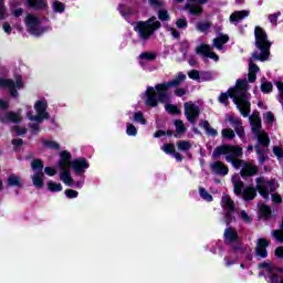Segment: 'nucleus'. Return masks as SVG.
I'll return each mask as SVG.
<instances>
[{"instance_id": "cd10ccee", "label": "nucleus", "mask_w": 283, "mask_h": 283, "mask_svg": "<svg viewBox=\"0 0 283 283\" xmlns=\"http://www.w3.org/2000/svg\"><path fill=\"white\" fill-rule=\"evenodd\" d=\"M146 61H156V53L154 52H144L139 55L140 65H145Z\"/></svg>"}, {"instance_id": "b1692460", "label": "nucleus", "mask_w": 283, "mask_h": 283, "mask_svg": "<svg viewBox=\"0 0 283 283\" xmlns=\"http://www.w3.org/2000/svg\"><path fill=\"white\" fill-rule=\"evenodd\" d=\"M258 72H260V67L255 65V63H253V59H250L248 73V78L250 83H253L258 78V76L255 75L258 74Z\"/></svg>"}, {"instance_id": "4c0bfd02", "label": "nucleus", "mask_w": 283, "mask_h": 283, "mask_svg": "<svg viewBox=\"0 0 283 283\" xmlns=\"http://www.w3.org/2000/svg\"><path fill=\"white\" fill-rule=\"evenodd\" d=\"M48 188L50 191H53V192L63 191V186L61 185V182L49 181Z\"/></svg>"}, {"instance_id": "2f4dec72", "label": "nucleus", "mask_w": 283, "mask_h": 283, "mask_svg": "<svg viewBox=\"0 0 283 283\" xmlns=\"http://www.w3.org/2000/svg\"><path fill=\"white\" fill-rule=\"evenodd\" d=\"M200 127L206 129L208 136H218V130L209 125V122L205 120L200 124Z\"/></svg>"}, {"instance_id": "79ce46f5", "label": "nucleus", "mask_w": 283, "mask_h": 283, "mask_svg": "<svg viewBox=\"0 0 283 283\" xmlns=\"http://www.w3.org/2000/svg\"><path fill=\"white\" fill-rule=\"evenodd\" d=\"M200 197L203 198L207 202H211L213 200V197L207 192L205 188H199Z\"/></svg>"}, {"instance_id": "4468645a", "label": "nucleus", "mask_w": 283, "mask_h": 283, "mask_svg": "<svg viewBox=\"0 0 283 283\" xmlns=\"http://www.w3.org/2000/svg\"><path fill=\"white\" fill-rule=\"evenodd\" d=\"M0 87H8L11 96H13V98H17V96H19L17 90H22L23 81L21 80V76L15 77V83L12 80L0 78Z\"/></svg>"}, {"instance_id": "6e6d98bb", "label": "nucleus", "mask_w": 283, "mask_h": 283, "mask_svg": "<svg viewBox=\"0 0 283 283\" xmlns=\"http://www.w3.org/2000/svg\"><path fill=\"white\" fill-rule=\"evenodd\" d=\"M158 17H159L160 21H169V13L165 10H160L158 12Z\"/></svg>"}, {"instance_id": "a19ab883", "label": "nucleus", "mask_w": 283, "mask_h": 283, "mask_svg": "<svg viewBox=\"0 0 283 283\" xmlns=\"http://www.w3.org/2000/svg\"><path fill=\"white\" fill-rule=\"evenodd\" d=\"M261 91L263 94H269V92H273V84L271 82H262Z\"/></svg>"}, {"instance_id": "c9c22d12", "label": "nucleus", "mask_w": 283, "mask_h": 283, "mask_svg": "<svg viewBox=\"0 0 283 283\" xmlns=\"http://www.w3.org/2000/svg\"><path fill=\"white\" fill-rule=\"evenodd\" d=\"M8 184H9L11 187H20V186H21V177L17 176V175H11V176L8 178Z\"/></svg>"}, {"instance_id": "8fccbe9b", "label": "nucleus", "mask_w": 283, "mask_h": 283, "mask_svg": "<svg viewBox=\"0 0 283 283\" xmlns=\"http://www.w3.org/2000/svg\"><path fill=\"white\" fill-rule=\"evenodd\" d=\"M209 28H211L209 22H201L197 24V30H199V32H207Z\"/></svg>"}, {"instance_id": "a211bd4d", "label": "nucleus", "mask_w": 283, "mask_h": 283, "mask_svg": "<svg viewBox=\"0 0 283 283\" xmlns=\"http://www.w3.org/2000/svg\"><path fill=\"white\" fill-rule=\"evenodd\" d=\"M196 54H200L201 56H206L207 59H212V61H219L220 57L218 54L211 51V46L208 44H200L196 48Z\"/></svg>"}, {"instance_id": "5fc2aeb1", "label": "nucleus", "mask_w": 283, "mask_h": 283, "mask_svg": "<svg viewBox=\"0 0 283 283\" xmlns=\"http://www.w3.org/2000/svg\"><path fill=\"white\" fill-rule=\"evenodd\" d=\"M66 198H78V191L73 189L65 190Z\"/></svg>"}, {"instance_id": "7c9ffc66", "label": "nucleus", "mask_w": 283, "mask_h": 283, "mask_svg": "<svg viewBox=\"0 0 283 283\" xmlns=\"http://www.w3.org/2000/svg\"><path fill=\"white\" fill-rule=\"evenodd\" d=\"M192 146L193 144H191V142L189 140L177 142V149H179V151H189V149H191Z\"/></svg>"}, {"instance_id": "69168bd1", "label": "nucleus", "mask_w": 283, "mask_h": 283, "mask_svg": "<svg viewBox=\"0 0 283 283\" xmlns=\"http://www.w3.org/2000/svg\"><path fill=\"white\" fill-rule=\"evenodd\" d=\"M166 30L168 32H170V34H171V36H174V39H178L180 36V33H178V31H176V29H174L169 25L166 27Z\"/></svg>"}, {"instance_id": "052dcab7", "label": "nucleus", "mask_w": 283, "mask_h": 283, "mask_svg": "<svg viewBox=\"0 0 283 283\" xmlns=\"http://www.w3.org/2000/svg\"><path fill=\"white\" fill-rule=\"evenodd\" d=\"M274 155L276 156V158H283V148L280 146H275L273 148Z\"/></svg>"}, {"instance_id": "de8ad7c7", "label": "nucleus", "mask_w": 283, "mask_h": 283, "mask_svg": "<svg viewBox=\"0 0 283 283\" xmlns=\"http://www.w3.org/2000/svg\"><path fill=\"white\" fill-rule=\"evenodd\" d=\"M240 218L241 220H243V222H245L247 224H250V222H252L253 218L251 216H249V213H247V211L242 210L240 212Z\"/></svg>"}, {"instance_id": "13d9d810", "label": "nucleus", "mask_w": 283, "mask_h": 283, "mask_svg": "<svg viewBox=\"0 0 283 283\" xmlns=\"http://www.w3.org/2000/svg\"><path fill=\"white\" fill-rule=\"evenodd\" d=\"M44 174L46 175V176H56V168H54V167H45L44 168Z\"/></svg>"}, {"instance_id": "7ed1b4c3", "label": "nucleus", "mask_w": 283, "mask_h": 283, "mask_svg": "<svg viewBox=\"0 0 283 283\" xmlns=\"http://www.w3.org/2000/svg\"><path fill=\"white\" fill-rule=\"evenodd\" d=\"M228 94L237 105L239 112H241L242 116L247 118V116L251 114V103L249 102L251 94H249V83L245 80H238L235 86L230 88Z\"/></svg>"}, {"instance_id": "a18cd8bd", "label": "nucleus", "mask_w": 283, "mask_h": 283, "mask_svg": "<svg viewBox=\"0 0 283 283\" xmlns=\"http://www.w3.org/2000/svg\"><path fill=\"white\" fill-rule=\"evenodd\" d=\"M202 81H213V73L211 72H201L200 73V82Z\"/></svg>"}, {"instance_id": "72a5a7b5", "label": "nucleus", "mask_w": 283, "mask_h": 283, "mask_svg": "<svg viewBox=\"0 0 283 283\" xmlns=\"http://www.w3.org/2000/svg\"><path fill=\"white\" fill-rule=\"evenodd\" d=\"M133 120L134 123H139L140 125H147V119H145V115L140 111L133 114Z\"/></svg>"}, {"instance_id": "49530a36", "label": "nucleus", "mask_w": 283, "mask_h": 283, "mask_svg": "<svg viewBox=\"0 0 283 283\" xmlns=\"http://www.w3.org/2000/svg\"><path fill=\"white\" fill-rule=\"evenodd\" d=\"M188 76H189V78H191L192 81H199V83H200V71H198V70H192V71L188 72Z\"/></svg>"}, {"instance_id": "c03bdc74", "label": "nucleus", "mask_w": 283, "mask_h": 283, "mask_svg": "<svg viewBox=\"0 0 283 283\" xmlns=\"http://www.w3.org/2000/svg\"><path fill=\"white\" fill-rule=\"evenodd\" d=\"M161 149L165 154H174V151H176V146L174 144H165L161 146Z\"/></svg>"}, {"instance_id": "412c9836", "label": "nucleus", "mask_w": 283, "mask_h": 283, "mask_svg": "<svg viewBox=\"0 0 283 283\" xmlns=\"http://www.w3.org/2000/svg\"><path fill=\"white\" fill-rule=\"evenodd\" d=\"M211 169L218 176H227L229 174V168L222 161L211 164Z\"/></svg>"}, {"instance_id": "f704fd0d", "label": "nucleus", "mask_w": 283, "mask_h": 283, "mask_svg": "<svg viewBox=\"0 0 283 283\" xmlns=\"http://www.w3.org/2000/svg\"><path fill=\"white\" fill-rule=\"evenodd\" d=\"M10 17L8 8L6 7V0H0V21H3Z\"/></svg>"}, {"instance_id": "39448f33", "label": "nucleus", "mask_w": 283, "mask_h": 283, "mask_svg": "<svg viewBox=\"0 0 283 283\" xmlns=\"http://www.w3.org/2000/svg\"><path fill=\"white\" fill-rule=\"evenodd\" d=\"M24 25L32 36H43L45 32L52 30V24L48 23L46 18H39L32 13L27 14L24 18Z\"/></svg>"}, {"instance_id": "0e129e2a", "label": "nucleus", "mask_w": 283, "mask_h": 283, "mask_svg": "<svg viewBox=\"0 0 283 283\" xmlns=\"http://www.w3.org/2000/svg\"><path fill=\"white\" fill-rule=\"evenodd\" d=\"M2 30L6 34H12V25H10L8 22L2 24Z\"/></svg>"}, {"instance_id": "37998d69", "label": "nucleus", "mask_w": 283, "mask_h": 283, "mask_svg": "<svg viewBox=\"0 0 283 283\" xmlns=\"http://www.w3.org/2000/svg\"><path fill=\"white\" fill-rule=\"evenodd\" d=\"M165 109L166 112H168V114H180V109L178 108V106L172 104H166Z\"/></svg>"}, {"instance_id": "3c124183", "label": "nucleus", "mask_w": 283, "mask_h": 283, "mask_svg": "<svg viewBox=\"0 0 283 283\" xmlns=\"http://www.w3.org/2000/svg\"><path fill=\"white\" fill-rule=\"evenodd\" d=\"M224 262L226 266H233V263L238 262V256H226Z\"/></svg>"}, {"instance_id": "c756f323", "label": "nucleus", "mask_w": 283, "mask_h": 283, "mask_svg": "<svg viewBox=\"0 0 283 283\" xmlns=\"http://www.w3.org/2000/svg\"><path fill=\"white\" fill-rule=\"evenodd\" d=\"M221 138H223V140H233V138H235V132L231 128H223L221 130Z\"/></svg>"}, {"instance_id": "ea45409f", "label": "nucleus", "mask_w": 283, "mask_h": 283, "mask_svg": "<svg viewBox=\"0 0 283 283\" xmlns=\"http://www.w3.org/2000/svg\"><path fill=\"white\" fill-rule=\"evenodd\" d=\"M52 8H53V11H54V12H59V13L65 12V4H63V3H62L61 1H59V0L53 1Z\"/></svg>"}, {"instance_id": "58836bf2", "label": "nucleus", "mask_w": 283, "mask_h": 283, "mask_svg": "<svg viewBox=\"0 0 283 283\" xmlns=\"http://www.w3.org/2000/svg\"><path fill=\"white\" fill-rule=\"evenodd\" d=\"M126 134L127 136H137L138 135V128L134 126L132 123L126 124Z\"/></svg>"}, {"instance_id": "4d7b16f0", "label": "nucleus", "mask_w": 283, "mask_h": 283, "mask_svg": "<svg viewBox=\"0 0 283 283\" xmlns=\"http://www.w3.org/2000/svg\"><path fill=\"white\" fill-rule=\"evenodd\" d=\"M259 266L260 269H266V271H273L275 269L271 262H263Z\"/></svg>"}, {"instance_id": "6e6552de", "label": "nucleus", "mask_w": 283, "mask_h": 283, "mask_svg": "<svg viewBox=\"0 0 283 283\" xmlns=\"http://www.w3.org/2000/svg\"><path fill=\"white\" fill-rule=\"evenodd\" d=\"M160 21H158V18L150 17L146 21H138L134 24V30L137 32L138 38L142 41H149L151 38V34L156 32L157 30H160Z\"/></svg>"}, {"instance_id": "864d4df0", "label": "nucleus", "mask_w": 283, "mask_h": 283, "mask_svg": "<svg viewBox=\"0 0 283 283\" xmlns=\"http://www.w3.org/2000/svg\"><path fill=\"white\" fill-rule=\"evenodd\" d=\"M219 103H222L223 105H229V94L221 93L219 96Z\"/></svg>"}, {"instance_id": "338daca9", "label": "nucleus", "mask_w": 283, "mask_h": 283, "mask_svg": "<svg viewBox=\"0 0 283 283\" xmlns=\"http://www.w3.org/2000/svg\"><path fill=\"white\" fill-rule=\"evenodd\" d=\"M270 282H272V283H283V279L280 280V276H277L276 274H272V275H270Z\"/></svg>"}, {"instance_id": "9d476101", "label": "nucleus", "mask_w": 283, "mask_h": 283, "mask_svg": "<svg viewBox=\"0 0 283 283\" xmlns=\"http://www.w3.org/2000/svg\"><path fill=\"white\" fill-rule=\"evenodd\" d=\"M256 189L260 196H262V198L265 200H269V196H272L273 202H276L277 205L282 202V197L277 193H274L276 189L275 181H265L264 178H258Z\"/></svg>"}, {"instance_id": "774afa93", "label": "nucleus", "mask_w": 283, "mask_h": 283, "mask_svg": "<svg viewBox=\"0 0 283 283\" xmlns=\"http://www.w3.org/2000/svg\"><path fill=\"white\" fill-rule=\"evenodd\" d=\"M11 12H12V14L14 15V17H21L22 14H23V9H21V8H18V9H13V10H11Z\"/></svg>"}, {"instance_id": "bb28decb", "label": "nucleus", "mask_w": 283, "mask_h": 283, "mask_svg": "<svg viewBox=\"0 0 283 283\" xmlns=\"http://www.w3.org/2000/svg\"><path fill=\"white\" fill-rule=\"evenodd\" d=\"M27 3L30 8H35V10H43L44 8H48L46 0H27Z\"/></svg>"}, {"instance_id": "0eeeda50", "label": "nucleus", "mask_w": 283, "mask_h": 283, "mask_svg": "<svg viewBox=\"0 0 283 283\" xmlns=\"http://www.w3.org/2000/svg\"><path fill=\"white\" fill-rule=\"evenodd\" d=\"M33 108L35 111V115H32V112H27V118L31 120V123H35L31 126L33 132H39V125L43 120H48L50 118V113H48V99L45 97H40L35 101Z\"/></svg>"}, {"instance_id": "4be33fe9", "label": "nucleus", "mask_w": 283, "mask_h": 283, "mask_svg": "<svg viewBox=\"0 0 283 283\" xmlns=\"http://www.w3.org/2000/svg\"><path fill=\"white\" fill-rule=\"evenodd\" d=\"M1 123H21V114L9 112L4 116L0 115Z\"/></svg>"}, {"instance_id": "e2e57ef3", "label": "nucleus", "mask_w": 283, "mask_h": 283, "mask_svg": "<svg viewBox=\"0 0 283 283\" xmlns=\"http://www.w3.org/2000/svg\"><path fill=\"white\" fill-rule=\"evenodd\" d=\"M264 120H266V123H273V120H275V116H273V113L268 112L263 115Z\"/></svg>"}, {"instance_id": "423d86ee", "label": "nucleus", "mask_w": 283, "mask_h": 283, "mask_svg": "<svg viewBox=\"0 0 283 283\" xmlns=\"http://www.w3.org/2000/svg\"><path fill=\"white\" fill-rule=\"evenodd\" d=\"M255 36V46L260 50V54L258 52L252 53V59L254 61H269L270 50H271V42L266 36V32L263 31L262 28L256 27L254 31Z\"/></svg>"}, {"instance_id": "603ef678", "label": "nucleus", "mask_w": 283, "mask_h": 283, "mask_svg": "<svg viewBox=\"0 0 283 283\" xmlns=\"http://www.w3.org/2000/svg\"><path fill=\"white\" fill-rule=\"evenodd\" d=\"M260 212L264 216V218H269L271 216V208L268 206H261Z\"/></svg>"}, {"instance_id": "09e8293b", "label": "nucleus", "mask_w": 283, "mask_h": 283, "mask_svg": "<svg viewBox=\"0 0 283 283\" xmlns=\"http://www.w3.org/2000/svg\"><path fill=\"white\" fill-rule=\"evenodd\" d=\"M275 85L279 90V103L283 105V82H275Z\"/></svg>"}, {"instance_id": "e433bc0d", "label": "nucleus", "mask_w": 283, "mask_h": 283, "mask_svg": "<svg viewBox=\"0 0 283 283\" xmlns=\"http://www.w3.org/2000/svg\"><path fill=\"white\" fill-rule=\"evenodd\" d=\"M175 127H176V132L178 134V136L185 134V132H187V127H185V123H182V120L177 119L175 122Z\"/></svg>"}, {"instance_id": "f8f14e48", "label": "nucleus", "mask_w": 283, "mask_h": 283, "mask_svg": "<svg viewBox=\"0 0 283 283\" xmlns=\"http://www.w3.org/2000/svg\"><path fill=\"white\" fill-rule=\"evenodd\" d=\"M232 182L234 185V193H237V196H242L243 193L244 200H253V198H255V189L252 187H247L244 189V184L240 180V176H232Z\"/></svg>"}, {"instance_id": "9b49d317", "label": "nucleus", "mask_w": 283, "mask_h": 283, "mask_svg": "<svg viewBox=\"0 0 283 283\" xmlns=\"http://www.w3.org/2000/svg\"><path fill=\"white\" fill-rule=\"evenodd\" d=\"M31 168L33 171V175L31 176L33 187H36V189H43V185L45 184V175L43 174V161L41 159H34L33 161H31Z\"/></svg>"}, {"instance_id": "a878e982", "label": "nucleus", "mask_w": 283, "mask_h": 283, "mask_svg": "<svg viewBox=\"0 0 283 283\" xmlns=\"http://www.w3.org/2000/svg\"><path fill=\"white\" fill-rule=\"evenodd\" d=\"M42 147H44V149H51L53 151H59V149H61V144H59V142H55L52 139H43Z\"/></svg>"}, {"instance_id": "f257e3e1", "label": "nucleus", "mask_w": 283, "mask_h": 283, "mask_svg": "<svg viewBox=\"0 0 283 283\" xmlns=\"http://www.w3.org/2000/svg\"><path fill=\"white\" fill-rule=\"evenodd\" d=\"M212 156L213 158L226 156L227 163H231L234 169H241L240 174L242 178H247V176H255L258 174V167L253 166V164L244 163L242 159H235L242 156V147L240 146L223 145L217 147Z\"/></svg>"}, {"instance_id": "6ab92c4d", "label": "nucleus", "mask_w": 283, "mask_h": 283, "mask_svg": "<svg viewBox=\"0 0 283 283\" xmlns=\"http://www.w3.org/2000/svg\"><path fill=\"white\" fill-rule=\"evenodd\" d=\"M266 247H269V241L266 239H259L256 242V255L258 258H266L269 252H266Z\"/></svg>"}, {"instance_id": "1a4fd4ad", "label": "nucleus", "mask_w": 283, "mask_h": 283, "mask_svg": "<svg viewBox=\"0 0 283 283\" xmlns=\"http://www.w3.org/2000/svg\"><path fill=\"white\" fill-rule=\"evenodd\" d=\"M70 160H72V154L70 151H60V159L57 161V167L60 169V180L66 185V187H72V185H74V179L70 172Z\"/></svg>"}, {"instance_id": "dca6fc26", "label": "nucleus", "mask_w": 283, "mask_h": 283, "mask_svg": "<svg viewBox=\"0 0 283 283\" xmlns=\"http://www.w3.org/2000/svg\"><path fill=\"white\" fill-rule=\"evenodd\" d=\"M184 114L189 123H196V119L200 116V107L193 102H187L184 104Z\"/></svg>"}, {"instance_id": "473e14b6", "label": "nucleus", "mask_w": 283, "mask_h": 283, "mask_svg": "<svg viewBox=\"0 0 283 283\" xmlns=\"http://www.w3.org/2000/svg\"><path fill=\"white\" fill-rule=\"evenodd\" d=\"M118 11L122 14V17H124L125 19H127V17H132V14H134V11L132 10V8H129L125 4H119Z\"/></svg>"}, {"instance_id": "aec40b11", "label": "nucleus", "mask_w": 283, "mask_h": 283, "mask_svg": "<svg viewBox=\"0 0 283 283\" xmlns=\"http://www.w3.org/2000/svg\"><path fill=\"white\" fill-rule=\"evenodd\" d=\"M196 0H188V3L185 6V10L189 12V14H192L195 17H200L202 13V6L200 4H191Z\"/></svg>"}, {"instance_id": "5701e85b", "label": "nucleus", "mask_w": 283, "mask_h": 283, "mask_svg": "<svg viewBox=\"0 0 283 283\" xmlns=\"http://www.w3.org/2000/svg\"><path fill=\"white\" fill-rule=\"evenodd\" d=\"M247 17H249V11L243 10V11H234L231 15H230V23H233L234 25H238V23L240 21H242L243 19H247Z\"/></svg>"}, {"instance_id": "ddd939ff", "label": "nucleus", "mask_w": 283, "mask_h": 283, "mask_svg": "<svg viewBox=\"0 0 283 283\" xmlns=\"http://www.w3.org/2000/svg\"><path fill=\"white\" fill-rule=\"evenodd\" d=\"M221 207L223 211H226V224H231V221L233 220V211H235L233 199H231L229 195H223L221 198Z\"/></svg>"}, {"instance_id": "f03ea898", "label": "nucleus", "mask_w": 283, "mask_h": 283, "mask_svg": "<svg viewBox=\"0 0 283 283\" xmlns=\"http://www.w3.org/2000/svg\"><path fill=\"white\" fill-rule=\"evenodd\" d=\"M186 78L187 75L179 73L175 80L168 83L157 84L155 87L148 86L142 94L145 105H147V107H156L158 103H167V101H169V87H178Z\"/></svg>"}, {"instance_id": "20e7f679", "label": "nucleus", "mask_w": 283, "mask_h": 283, "mask_svg": "<svg viewBox=\"0 0 283 283\" xmlns=\"http://www.w3.org/2000/svg\"><path fill=\"white\" fill-rule=\"evenodd\" d=\"M250 125L252 127V133L258 138V143L255 145L256 154L259 156V163L260 165H264V160H266V148L269 147V135L262 130V119H260V114L253 113L252 116H250Z\"/></svg>"}, {"instance_id": "393cba45", "label": "nucleus", "mask_w": 283, "mask_h": 283, "mask_svg": "<svg viewBox=\"0 0 283 283\" xmlns=\"http://www.w3.org/2000/svg\"><path fill=\"white\" fill-rule=\"evenodd\" d=\"M224 240L228 244H233L238 240V232L232 228H227L224 230Z\"/></svg>"}, {"instance_id": "680f3d73", "label": "nucleus", "mask_w": 283, "mask_h": 283, "mask_svg": "<svg viewBox=\"0 0 283 283\" xmlns=\"http://www.w3.org/2000/svg\"><path fill=\"white\" fill-rule=\"evenodd\" d=\"M176 25H177V28H179V29H185V28H187V25H188L187 19L182 18V19L177 20Z\"/></svg>"}, {"instance_id": "bf43d9fd", "label": "nucleus", "mask_w": 283, "mask_h": 283, "mask_svg": "<svg viewBox=\"0 0 283 283\" xmlns=\"http://www.w3.org/2000/svg\"><path fill=\"white\" fill-rule=\"evenodd\" d=\"M25 128L20 127V126H15L13 127V134H15V136H23V134H25Z\"/></svg>"}, {"instance_id": "f3484780", "label": "nucleus", "mask_w": 283, "mask_h": 283, "mask_svg": "<svg viewBox=\"0 0 283 283\" xmlns=\"http://www.w3.org/2000/svg\"><path fill=\"white\" fill-rule=\"evenodd\" d=\"M70 167H72L76 176H83L90 169V163L85 158L70 159Z\"/></svg>"}, {"instance_id": "2eb2a0df", "label": "nucleus", "mask_w": 283, "mask_h": 283, "mask_svg": "<svg viewBox=\"0 0 283 283\" xmlns=\"http://www.w3.org/2000/svg\"><path fill=\"white\" fill-rule=\"evenodd\" d=\"M224 123L226 125H231L239 138L244 143V136H247V134L244 133V127H242V122H240V118L233 115H226Z\"/></svg>"}, {"instance_id": "c85d7f7f", "label": "nucleus", "mask_w": 283, "mask_h": 283, "mask_svg": "<svg viewBox=\"0 0 283 283\" xmlns=\"http://www.w3.org/2000/svg\"><path fill=\"white\" fill-rule=\"evenodd\" d=\"M229 41V35H220L213 40V48L222 50V45Z\"/></svg>"}]
</instances>
